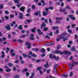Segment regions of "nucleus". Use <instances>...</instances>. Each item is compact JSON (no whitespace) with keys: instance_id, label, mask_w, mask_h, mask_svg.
I'll list each match as a JSON object with an SVG mask.
<instances>
[{"instance_id":"nucleus-37","label":"nucleus","mask_w":78,"mask_h":78,"mask_svg":"<svg viewBox=\"0 0 78 78\" xmlns=\"http://www.w3.org/2000/svg\"><path fill=\"white\" fill-rule=\"evenodd\" d=\"M68 32H69V33H70V34H72V31L71 30H68Z\"/></svg>"},{"instance_id":"nucleus-17","label":"nucleus","mask_w":78,"mask_h":78,"mask_svg":"<svg viewBox=\"0 0 78 78\" xmlns=\"http://www.w3.org/2000/svg\"><path fill=\"white\" fill-rule=\"evenodd\" d=\"M28 69L27 68H25V69L22 70V72L25 73V72H27Z\"/></svg>"},{"instance_id":"nucleus-7","label":"nucleus","mask_w":78,"mask_h":78,"mask_svg":"<svg viewBox=\"0 0 78 78\" xmlns=\"http://www.w3.org/2000/svg\"><path fill=\"white\" fill-rule=\"evenodd\" d=\"M5 68L6 69H7L5 70V71L6 72H11V69L9 68L8 67V66H5Z\"/></svg>"},{"instance_id":"nucleus-9","label":"nucleus","mask_w":78,"mask_h":78,"mask_svg":"<svg viewBox=\"0 0 78 78\" xmlns=\"http://www.w3.org/2000/svg\"><path fill=\"white\" fill-rule=\"evenodd\" d=\"M25 8L23 6H22L20 9V11H22L23 12H25Z\"/></svg>"},{"instance_id":"nucleus-61","label":"nucleus","mask_w":78,"mask_h":78,"mask_svg":"<svg viewBox=\"0 0 78 78\" xmlns=\"http://www.w3.org/2000/svg\"><path fill=\"white\" fill-rule=\"evenodd\" d=\"M38 34L39 35H42L43 34V33L42 32H40L38 33Z\"/></svg>"},{"instance_id":"nucleus-8","label":"nucleus","mask_w":78,"mask_h":78,"mask_svg":"<svg viewBox=\"0 0 78 78\" xmlns=\"http://www.w3.org/2000/svg\"><path fill=\"white\" fill-rule=\"evenodd\" d=\"M7 26H5V28L7 30H11V28L10 27V25L9 24L7 25Z\"/></svg>"},{"instance_id":"nucleus-42","label":"nucleus","mask_w":78,"mask_h":78,"mask_svg":"<svg viewBox=\"0 0 78 78\" xmlns=\"http://www.w3.org/2000/svg\"><path fill=\"white\" fill-rule=\"evenodd\" d=\"M50 37H49L48 35L46 36L45 37V39H50Z\"/></svg>"},{"instance_id":"nucleus-2","label":"nucleus","mask_w":78,"mask_h":78,"mask_svg":"<svg viewBox=\"0 0 78 78\" xmlns=\"http://www.w3.org/2000/svg\"><path fill=\"white\" fill-rule=\"evenodd\" d=\"M23 13L21 12L19 13V16H18L19 19H23Z\"/></svg>"},{"instance_id":"nucleus-3","label":"nucleus","mask_w":78,"mask_h":78,"mask_svg":"<svg viewBox=\"0 0 78 78\" xmlns=\"http://www.w3.org/2000/svg\"><path fill=\"white\" fill-rule=\"evenodd\" d=\"M29 55H31L32 57H34V58H36V57H37V55L35 54H33V52L32 51H30L29 52Z\"/></svg>"},{"instance_id":"nucleus-60","label":"nucleus","mask_w":78,"mask_h":78,"mask_svg":"<svg viewBox=\"0 0 78 78\" xmlns=\"http://www.w3.org/2000/svg\"><path fill=\"white\" fill-rule=\"evenodd\" d=\"M21 63L23 64H25V62L23 60H21Z\"/></svg>"},{"instance_id":"nucleus-50","label":"nucleus","mask_w":78,"mask_h":78,"mask_svg":"<svg viewBox=\"0 0 78 78\" xmlns=\"http://www.w3.org/2000/svg\"><path fill=\"white\" fill-rule=\"evenodd\" d=\"M36 8V6L34 5H33L32 6V8L33 9H34L35 8Z\"/></svg>"},{"instance_id":"nucleus-1","label":"nucleus","mask_w":78,"mask_h":78,"mask_svg":"<svg viewBox=\"0 0 78 78\" xmlns=\"http://www.w3.org/2000/svg\"><path fill=\"white\" fill-rule=\"evenodd\" d=\"M72 64L71 65V63H69V68L70 69H72V68H73V66H74V64L75 65H77L78 64V62H72Z\"/></svg>"},{"instance_id":"nucleus-22","label":"nucleus","mask_w":78,"mask_h":78,"mask_svg":"<svg viewBox=\"0 0 78 78\" xmlns=\"http://www.w3.org/2000/svg\"><path fill=\"white\" fill-rule=\"evenodd\" d=\"M44 31H47L48 30V28L47 27H44Z\"/></svg>"},{"instance_id":"nucleus-54","label":"nucleus","mask_w":78,"mask_h":78,"mask_svg":"<svg viewBox=\"0 0 78 78\" xmlns=\"http://www.w3.org/2000/svg\"><path fill=\"white\" fill-rule=\"evenodd\" d=\"M50 44V45H54L55 43L53 42H51Z\"/></svg>"},{"instance_id":"nucleus-29","label":"nucleus","mask_w":78,"mask_h":78,"mask_svg":"<svg viewBox=\"0 0 78 78\" xmlns=\"http://www.w3.org/2000/svg\"><path fill=\"white\" fill-rule=\"evenodd\" d=\"M41 61H42V60H41L40 59H37L36 60V62H41Z\"/></svg>"},{"instance_id":"nucleus-59","label":"nucleus","mask_w":78,"mask_h":78,"mask_svg":"<svg viewBox=\"0 0 78 78\" xmlns=\"http://www.w3.org/2000/svg\"><path fill=\"white\" fill-rule=\"evenodd\" d=\"M5 13L6 14H9V11L8 10H6L5 11Z\"/></svg>"},{"instance_id":"nucleus-43","label":"nucleus","mask_w":78,"mask_h":78,"mask_svg":"<svg viewBox=\"0 0 78 78\" xmlns=\"http://www.w3.org/2000/svg\"><path fill=\"white\" fill-rule=\"evenodd\" d=\"M4 71V69H3L2 68H0V72H3V71Z\"/></svg>"},{"instance_id":"nucleus-58","label":"nucleus","mask_w":78,"mask_h":78,"mask_svg":"<svg viewBox=\"0 0 78 78\" xmlns=\"http://www.w3.org/2000/svg\"><path fill=\"white\" fill-rule=\"evenodd\" d=\"M30 75V73L28 72H27L26 73V76H28Z\"/></svg>"},{"instance_id":"nucleus-57","label":"nucleus","mask_w":78,"mask_h":78,"mask_svg":"<svg viewBox=\"0 0 78 78\" xmlns=\"http://www.w3.org/2000/svg\"><path fill=\"white\" fill-rule=\"evenodd\" d=\"M14 16V15H10V18H13Z\"/></svg>"},{"instance_id":"nucleus-25","label":"nucleus","mask_w":78,"mask_h":78,"mask_svg":"<svg viewBox=\"0 0 78 78\" xmlns=\"http://www.w3.org/2000/svg\"><path fill=\"white\" fill-rule=\"evenodd\" d=\"M26 22H27V23H30V22H33V20H26Z\"/></svg>"},{"instance_id":"nucleus-14","label":"nucleus","mask_w":78,"mask_h":78,"mask_svg":"<svg viewBox=\"0 0 78 78\" xmlns=\"http://www.w3.org/2000/svg\"><path fill=\"white\" fill-rule=\"evenodd\" d=\"M59 39H57L56 41L57 42H58L60 40V39H64V37H61L60 36V35L58 36Z\"/></svg>"},{"instance_id":"nucleus-5","label":"nucleus","mask_w":78,"mask_h":78,"mask_svg":"<svg viewBox=\"0 0 78 78\" xmlns=\"http://www.w3.org/2000/svg\"><path fill=\"white\" fill-rule=\"evenodd\" d=\"M25 45H27V48L29 49H30V48H31V44H30V43H29L28 42H27L25 43Z\"/></svg>"},{"instance_id":"nucleus-46","label":"nucleus","mask_w":78,"mask_h":78,"mask_svg":"<svg viewBox=\"0 0 78 78\" xmlns=\"http://www.w3.org/2000/svg\"><path fill=\"white\" fill-rule=\"evenodd\" d=\"M66 9H71V8L70 7V6L69 5H67V7L66 8Z\"/></svg>"},{"instance_id":"nucleus-16","label":"nucleus","mask_w":78,"mask_h":78,"mask_svg":"<svg viewBox=\"0 0 78 78\" xmlns=\"http://www.w3.org/2000/svg\"><path fill=\"white\" fill-rule=\"evenodd\" d=\"M46 27V24H45L44 23H42L41 26V28H42V27Z\"/></svg>"},{"instance_id":"nucleus-51","label":"nucleus","mask_w":78,"mask_h":78,"mask_svg":"<svg viewBox=\"0 0 78 78\" xmlns=\"http://www.w3.org/2000/svg\"><path fill=\"white\" fill-rule=\"evenodd\" d=\"M54 67L55 68H56V67H58V65L57 64H55L54 65Z\"/></svg>"},{"instance_id":"nucleus-27","label":"nucleus","mask_w":78,"mask_h":78,"mask_svg":"<svg viewBox=\"0 0 78 78\" xmlns=\"http://www.w3.org/2000/svg\"><path fill=\"white\" fill-rule=\"evenodd\" d=\"M42 68L41 67H38L37 69V70L38 71H41V70H42Z\"/></svg>"},{"instance_id":"nucleus-44","label":"nucleus","mask_w":78,"mask_h":78,"mask_svg":"<svg viewBox=\"0 0 78 78\" xmlns=\"http://www.w3.org/2000/svg\"><path fill=\"white\" fill-rule=\"evenodd\" d=\"M14 3H19V0H14Z\"/></svg>"},{"instance_id":"nucleus-31","label":"nucleus","mask_w":78,"mask_h":78,"mask_svg":"<svg viewBox=\"0 0 78 78\" xmlns=\"http://www.w3.org/2000/svg\"><path fill=\"white\" fill-rule=\"evenodd\" d=\"M27 12H28V13H30V12H31V9L30 8H28L27 9Z\"/></svg>"},{"instance_id":"nucleus-10","label":"nucleus","mask_w":78,"mask_h":78,"mask_svg":"<svg viewBox=\"0 0 78 78\" xmlns=\"http://www.w3.org/2000/svg\"><path fill=\"white\" fill-rule=\"evenodd\" d=\"M53 58L55 59L56 61H59V57L58 56L56 57L55 55H53Z\"/></svg>"},{"instance_id":"nucleus-35","label":"nucleus","mask_w":78,"mask_h":78,"mask_svg":"<svg viewBox=\"0 0 78 78\" xmlns=\"http://www.w3.org/2000/svg\"><path fill=\"white\" fill-rule=\"evenodd\" d=\"M73 17V15L72 14L70 15H69V17L70 18V19H72Z\"/></svg>"},{"instance_id":"nucleus-53","label":"nucleus","mask_w":78,"mask_h":78,"mask_svg":"<svg viewBox=\"0 0 78 78\" xmlns=\"http://www.w3.org/2000/svg\"><path fill=\"white\" fill-rule=\"evenodd\" d=\"M60 12H64V11H65V10L62 9H60Z\"/></svg>"},{"instance_id":"nucleus-45","label":"nucleus","mask_w":78,"mask_h":78,"mask_svg":"<svg viewBox=\"0 0 78 78\" xmlns=\"http://www.w3.org/2000/svg\"><path fill=\"white\" fill-rule=\"evenodd\" d=\"M43 16H47V13L45 12H43Z\"/></svg>"},{"instance_id":"nucleus-39","label":"nucleus","mask_w":78,"mask_h":78,"mask_svg":"<svg viewBox=\"0 0 78 78\" xmlns=\"http://www.w3.org/2000/svg\"><path fill=\"white\" fill-rule=\"evenodd\" d=\"M45 45H47V46H50V44L49 43H46Z\"/></svg>"},{"instance_id":"nucleus-30","label":"nucleus","mask_w":78,"mask_h":78,"mask_svg":"<svg viewBox=\"0 0 78 78\" xmlns=\"http://www.w3.org/2000/svg\"><path fill=\"white\" fill-rule=\"evenodd\" d=\"M8 65L9 66V67H12V66H13V64L11 63H9L8 64Z\"/></svg>"},{"instance_id":"nucleus-38","label":"nucleus","mask_w":78,"mask_h":78,"mask_svg":"<svg viewBox=\"0 0 78 78\" xmlns=\"http://www.w3.org/2000/svg\"><path fill=\"white\" fill-rule=\"evenodd\" d=\"M48 9H49V8L48 7L46 8L45 9L47 13H48Z\"/></svg>"},{"instance_id":"nucleus-15","label":"nucleus","mask_w":78,"mask_h":78,"mask_svg":"<svg viewBox=\"0 0 78 78\" xmlns=\"http://www.w3.org/2000/svg\"><path fill=\"white\" fill-rule=\"evenodd\" d=\"M31 76H29V78H33L34 76H35V74L34 73H32Z\"/></svg>"},{"instance_id":"nucleus-12","label":"nucleus","mask_w":78,"mask_h":78,"mask_svg":"<svg viewBox=\"0 0 78 78\" xmlns=\"http://www.w3.org/2000/svg\"><path fill=\"white\" fill-rule=\"evenodd\" d=\"M6 40V37H3L2 38H0V42H3V41H5Z\"/></svg>"},{"instance_id":"nucleus-56","label":"nucleus","mask_w":78,"mask_h":78,"mask_svg":"<svg viewBox=\"0 0 78 78\" xmlns=\"http://www.w3.org/2000/svg\"><path fill=\"white\" fill-rule=\"evenodd\" d=\"M50 58H51V59H53V57H52V54H51L50 55Z\"/></svg>"},{"instance_id":"nucleus-23","label":"nucleus","mask_w":78,"mask_h":78,"mask_svg":"<svg viewBox=\"0 0 78 78\" xmlns=\"http://www.w3.org/2000/svg\"><path fill=\"white\" fill-rule=\"evenodd\" d=\"M41 2L43 3V6H45L46 4L45 3V1L44 0H42L41 1Z\"/></svg>"},{"instance_id":"nucleus-21","label":"nucleus","mask_w":78,"mask_h":78,"mask_svg":"<svg viewBox=\"0 0 78 78\" xmlns=\"http://www.w3.org/2000/svg\"><path fill=\"white\" fill-rule=\"evenodd\" d=\"M61 76H63V77H67L68 75L66 74L63 73L62 74Z\"/></svg>"},{"instance_id":"nucleus-18","label":"nucleus","mask_w":78,"mask_h":78,"mask_svg":"<svg viewBox=\"0 0 78 78\" xmlns=\"http://www.w3.org/2000/svg\"><path fill=\"white\" fill-rule=\"evenodd\" d=\"M36 30V27H34V29H31V31L33 33H35Z\"/></svg>"},{"instance_id":"nucleus-34","label":"nucleus","mask_w":78,"mask_h":78,"mask_svg":"<svg viewBox=\"0 0 78 78\" xmlns=\"http://www.w3.org/2000/svg\"><path fill=\"white\" fill-rule=\"evenodd\" d=\"M72 50L73 51H75L76 50L75 49V48L74 46L72 47Z\"/></svg>"},{"instance_id":"nucleus-62","label":"nucleus","mask_w":78,"mask_h":78,"mask_svg":"<svg viewBox=\"0 0 78 78\" xmlns=\"http://www.w3.org/2000/svg\"><path fill=\"white\" fill-rule=\"evenodd\" d=\"M64 53H65V55H67V54L68 53V52L67 51H65L64 52Z\"/></svg>"},{"instance_id":"nucleus-41","label":"nucleus","mask_w":78,"mask_h":78,"mask_svg":"<svg viewBox=\"0 0 78 78\" xmlns=\"http://www.w3.org/2000/svg\"><path fill=\"white\" fill-rule=\"evenodd\" d=\"M22 5V4H20L19 5H17V7L18 8H19Z\"/></svg>"},{"instance_id":"nucleus-36","label":"nucleus","mask_w":78,"mask_h":78,"mask_svg":"<svg viewBox=\"0 0 78 78\" xmlns=\"http://www.w3.org/2000/svg\"><path fill=\"white\" fill-rule=\"evenodd\" d=\"M23 55L24 58H27V56H28L27 55L25 54H23Z\"/></svg>"},{"instance_id":"nucleus-49","label":"nucleus","mask_w":78,"mask_h":78,"mask_svg":"<svg viewBox=\"0 0 78 78\" xmlns=\"http://www.w3.org/2000/svg\"><path fill=\"white\" fill-rule=\"evenodd\" d=\"M5 18L6 20L9 19V17H8V16H5Z\"/></svg>"},{"instance_id":"nucleus-11","label":"nucleus","mask_w":78,"mask_h":78,"mask_svg":"<svg viewBox=\"0 0 78 78\" xmlns=\"http://www.w3.org/2000/svg\"><path fill=\"white\" fill-rule=\"evenodd\" d=\"M46 64L44 65V67H45V68L47 69L48 67H49V63L48 61L46 62Z\"/></svg>"},{"instance_id":"nucleus-64","label":"nucleus","mask_w":78,"mask_h":78,"mask_svg":"<svg viewBox=\"0 0 78 78\" xmlns=\"http://www.w3.org/2000/svg\"><path fill=\"white\" fill-rule=\"evenodd\" d=\"M71 27L72 28H74L75 27V24H72L71 25Z\"/></svg>"},{"instance_id":"nucleus-52","label":"nucleus","mask_w":78,"mask_h":78,"mask_svg":"<svg viewBox=\"0 0 78 78\" xmlns=\"http://www.w3.org/2000/svg\"><path fill=\"white\" fill-rule=\"evenodd\" d=\"M77 37H78V35L77 34H76L75 35V39H77Z\"/></svg>"},{"instance_id":"nucleus-48","label":"nucleus","mask_w":78,"mask_h":78,"mask_svg":"<svg viewBox=\"0 0 78 78\" xmlns=\"http://www.w3.org/2000/svg\"><path fill=\"white\" fill-rule=\"evenodd\" d=\"M16 54L15 53H12L11 54V55L12 56H14L16 55Z\"/></svg>"},{"instance_id":"nucleus-55","label":"nucleus","mask_w":78,"mask_h":78,"mask_svg":"<svg viewBox=\"0 0 78 78\" xmlns=\"http://www.w3.org/2000/svg\"><path fill=\"white\" fill-rule=\"evenodd\" d=\"M50 69H48L47 70V73H50V72H51Z\"/></svg>"},{"instance_id":"nucleus-26","label":"nucleus","mask_w":78,"mask_h":78,"mask_svg":"<svg viewBox=\"0 0 78 78\" xmlns=\"http://www.w3.org/2000/svg\"><path fill=\"white\" fill-rule=\"evenodd\" d=\"M18 29H20L21 30H22L23 29L22 28V26L21 25H20L19 27H18Z\"/></svg>"},{"instance_id":"nucleus-20","label":"nucleus","mask_w":78,"mask_h":78,"mask_svg":"<svg viewBox=\"0 0 78 78\" xmlns=\"http://www.w3.org/2000/svg\"><path fill=\"white\" fill-rule=\"evenodd\" d=\"M62 19V17H57L56 18V20H61Z\"/></svg>"},{"instance_id":"nucleus-40","label":"nucleus","mask_w":78,"mask_h":78,"mask_svg":"<svg viewBox=\"0 0 78 78\" xmlns=\"http://www.w3.org/2000/svg\"><path fill=\"white\" fill-rule=\"evenodd\" d=\"M14 78H20V76L18 75H16L15 76H14Z\"/></svg>"},{"instance_id":"nucleus-47","label":"nucleus","mask_w":78,"mask_h":78,"mask_svg":"<svg viewBox=\"0 0 78 78\" xmlns=\"http://www.w3.org/2000/svg\"><path fill=\"white\" fill-rule=\"evenodd\" d=\"M49 22L50 23H52V20L51 19L49 18Z\"/></svg>"},{"instance_id":"nucleus-24","label":"nucleus","mask_w":78,"mask_h":78,"mask_svg":"<svg viewBox=\"0 0 78 78\" xmlns=\"http://www.w3.org/2000/svg\"><path fill=\"white\" fill-rule=\"evenodd\" d=\"M18 41L19 42H20V43H23V42H24V41L21 40L20 39H19Z\"/></svg>"},{"instance_id":"nucleus-13","label":"nucleus","mask_w":78,"mask_h":78,"mask_svg":"<svg viewBox=\"0 0 78 78\" xmlns=\"http://www.w3.org/2000/svg\"><path fill=\"white\" fill-rule=\"evenodd\" d=\"M67 34V33H63V34H62L60 36L61 37H63L64 38V36H66Z\"/></svg>"},{"instance_id":"nucleus-4","label":"nucleus","mask_w":78,"mask_h":78,"mask_svg":"<svg viewBox=\"0 0 78 78\" xmlns=\"http://www.w3.org/2000/svg\"><path fill=\"white\" fill-rule=\"evenodd\" d=\"M39 15V17H41V12L39 10L38 11L35 13V15L36 16H38Z\"/></svg>"},{"instance_id":"nucleus-19","label":"nucleus","mask_w":78,"mask_h":78,"mask_svg":"<svg viewBox=\"0 0 78 78\" xmlns=\"http://www.w3.org/2000/svg\"><path fill=\"white\" fill-rule=\"evenodd\" d=\"M40 51L41 52H42V53H45V49H44V48H42V50H40Z\"/></svg>"},{"instance_id":"nucleus-28","label":"nucleus","mask_w":78,"mask_h":78,"mask_svg":"<svg viewBox=\"0 0 78 78\" xmlns=\"http://www.w3.org/2000/svg\"><path fill=\"white\" fill-rule=\"evenodd\" d=\"M73 75V71L71 72L69 74L70 76H72Z\"/></svg>"},{"instance_id":"nucleus-6","label":"nucleus","mask_w":78,"mask_h":78,"mask_svg":"<svg viewBox=\"0 0 78 78\" xmlns=\"http://www.w3.org/2000/svg\"><path fill=\"white\" fill-rule=\"evenodd\" d=\"M55 53L57 54H60V55H63L64 54V52L60 51H59L55 50Z\"/></svg>"},{"instance_id":"nucleus-33","label":"nucleus","mask_w":78,"mask_h":78,"mask_svg":"<svg viewBox=\"0 0 78 78\" xmlns=\"http://www.w3.org/2000/svg\"><path fill=\"white\" fill-rule=\"evenodd\" d=\"M54 9V8L52 6H50L49 7V9H50V10H53Z\"/></svg>"},{"instance_id":"nucleus-32","label":"nucleus","mask_w":78,"mask_h":78,"mask_svg":"<svg viewBox=\"0 0 78 78\" xmlns=\"http://www.w3.org/2000/svg\"><path fill=\"white\" fill-rule=\"evenodd\" d=\"M54 72L56 73H57V69L55 68L54 69Z\"/></svg>"},{"instance_id":"nucleus-63","label":"nucleus","mask_w":78,"mask_h":78,"mask_svg":"<svg viewBox=\"0 0 78 78\" xmlns=\"http://www.w3.org/2000/svg\"><path fill=\"white\" fill-rule=\"evenodd\" d=\"M35 50V51H37L39 50V48H36Z\"/></svg>"}]
</instances>
